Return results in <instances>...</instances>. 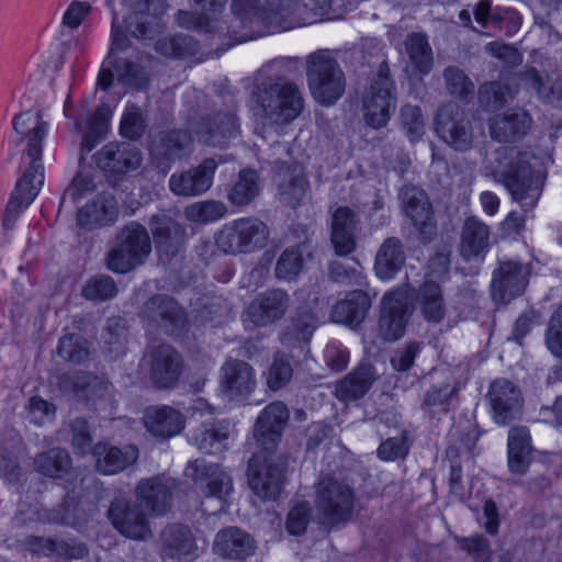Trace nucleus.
Listing matches in <instances>:
<instances>
[{"mask_svg":"<svg viewBox=\"0 0 562 562\" xmlns=\"http://www.w3.org/2000/svg\"><path fill=\"white\" fill-rule=\"evenodd\" d=\"M254 111L270 124H289L303 111L304 98L289 81L262 83L251 93Z\"/></svg>","mask_w":562,"mask_h":562,"instance_id":"f257e3e1","label":"nucleus"},{"mask_svg":"<svg viewBox=\"0 0 562 562\" xmlns=\"http://www.w3.org/2000/svg\"><path fill=\"white\" fill-rule=\"evenodd\" d=\"M496 175L499 181L510 193L513 200L525 209L536 205L541 194L539 181L533 177L532 170L525 154L514 150L504 151L497 158Z\"/></svg>","mask_w":562,"mask_h":562,"instance_id":"f03ea898","label":"nucleus"},{"mask_svg":"<svg viewBox=\"0 0 562 562\" xmlns=\"http://www.w3.org/2000/svg\"><path fill=\"white\" fill-rule=\"evenodd\" d=\"M353 504V490L335 477H323L315 485V517L324 526L334 527L348 521Z\"/></svg>","mask_w":562,"mask_h":562,"instance_id":"7ed1b4c3","label":"nucleus"},{"mask_svg":"<svg viewBox=\"0 0 562 562\" xmlns=\"http://www.w3.org/2000/svg\"><path fill=\"white\" fill-rule=\"evenodd\" d=\"M307 83L312 97L324 106L335 104L345 92V76L337 61L324 52L307 58Z\"/></svg>","mask_w":562,"mask_h":562,"instance_id":"20e7f679","label":"nucleus"},{"mask_svg":"<svg viewBox=\"0 0 562 562\" xmlns=\"http://www.w3.org/2000/svg\"><path fill=\"white\" fill-rule=\"evenodd\" d=\"M269 228L257 217L233 220L216 233L217 248L228 255L250 254L263 248L269 239Z\"/></svg>","mask_w":562,"mask_h":562,"instance_id":"39448f33","label":"nucleus"},{"mask_svg":"<svg viewBox=\"0 0 562 562\" xmlns=\"http://www.w3.org/2000/svg\"><path fill=\"white\" fill-rule=\"evenodd\" d=\"M151 251L147 229L135 222L124 226L116 237V245L109 252L106 266L117 273H126L143 265Z\"/></svg>","mask_w":562,"mask_h":562,"instance_id":"423d86ee","label":"nucleus"},{"mask_svg":"<svg viewBox=\"0 0 562 562\" xmlns=\"http://www.w3.org/2000/svg\"><path fill=\"white\" fill-rule=\"evenodd\" d=\"M363 117L372 128L384 127L396 108V91L393 81L381 68L363 95Z\"/></svg>","mask_w":562,"mask_h":562,"instance_id":"0eeeda50","label":"nucleus"},{"mask_svg":"<svg viewBox=\"0 0 562 562\" xmlns=\"http://www.w3.org/2000/svg\"><path fill=\"white\" fill-rule=\"evenodd\" d=\"M435 130L437 135L454 150L467 151L473 146L472 124L454 102H448L438 109Z\"/></svg>","mask_w":562,"mask_h":562,"instance_id":"6e6552de","label":"nucleus"},{"mask_svg":"<svg viewBox=\"0 0 562 562\" xmlns=\"http://www.w3.org/2000/svg\"><path fill=\"white\" fill-rule=\"evenodd\" d=\"M14 131L25 142L24 160L27 164L25 171L33 175H43L42 143L48 131V123L42 119L40 111H26L14 116L12 122Z\"/></svg>","mask_w":562,"mask_h":562,"instance_id":"1a4fd4ad","label":"nucleus"},{"mask_svg":"<svg viewBox=\"0 0 562 562\" xmlns=\"http://www.w3.org/2000/svg\"><path fill=\"white\" fill-rule=\"evenodd\" d=\"M257 387L256 370L248 362L227 358L220 368L218 390L229 401H246Z\"/></svg>","mask_w":562,"mask_h":562,"instance_id":"9d476101","label":"nucleus"},{"mask_svg":"<svg viewBox=\"0 0 562 562\" xmlns=\"http://www.w3.org/2000/svg\"><path fill=\"white\" fill-rule=\"evenodd\" d=\"M531 267L515 260L499 261L493 271L491 293L495 302L507 304L521 295L529 282Z\"/></svg>","mask_w":562,"mask_h":562,"instance_id":"9b49d317","label":"nucleus"},{"mask_svg":"<svg viewBox=\"0 0 562 562\" xmlns=\"http://www.w3.org/2000/svg\"><path fill=\"white\" fill-rule=\"evenodd\" d=\"M108 516L113 527L126 538L143 541L153 535L148 514L137 501L135 503L124 499L113 501Z\"/></svg>","mask_w":562,"mask_h":562,"instance_id":"f8f14e48","label":"nucleus"},{"mask_svg":"<svg viewBox=\"0 0 562 562\" xmlns=\"http://www.w3.org/2000/svg\"><path fill=\"white\" fill-rule=\"evenodd\" d=\"M178 488L176 480L167 476H154L138 482L136 501L148 515L159 517L166 515L172 504Z\"/></svg>","mask_w":562,"mask_h":562,"instance_id":"ddd939ff","label":"nucleus"},{"mask_svg":"<svg viewBox=\"0 0 562 562\" xmlns=\"http://www.w3.org/2000/svg\"><path fill=\"white\" fill-rule=\"evenodd\" d=\"M409 315V296L404 290L384 294L379 321V335L387 341L400 339Z\"/></svg>","mask_w":562,"mask_h":562,"instance_id":"4468645a","label":"nucleus"},{"mask_svg":"<svg viewBox=\"0 0 562 562\" xmlns=\"http://www.w3.org/2000/svg\"><path fill=\"white\" fill-rule=\"evenodd\" d=\"M290 297L286 292L276 289L257 295L244 314L246 326L265 327L281 319L289 307Z\"/></svg>","mask_w":562,"mask_h":562,"instance_id":"2eb2a0df","label":"nucleus"},{"mask_svg":"<svg viewBox=\"0 0 562 562\" xmlns=\"http://www.w3.org/2000/svg\"><path fill=\"white\" fill-rule=\"evenodd\" d=\"M218 162L214 158H205L200 165L183 172L173 173L169 178V189L178 196H198L213 184Z\"/></svg>","mask_w":562,"mask_h":562,"instance_id":"dca6fc26","label":"nucleus"},{"mask_svg":"<svg viewBox=\"0 0 562 562\" xmlns=\"http://www.w3.org/2000/svg\"><path fill=\"white\" fill-rule=\"evenodd\" d=\"M492 416L496 424L505 426L515 420L522 407L520 390L505 379L495 380L487 393Z\"/></svg>","mask_w":562,"mask_h":562,"instance_id":"f3484780","label":"nucleus"},{"mask_svg":"<svg viewBox=\"0 0 562 562\" xmlns=\"http://www.w3.org/2000/svg\"><path fill=\"white\" fill-rule=\"evenodd\" d=\"M290 412L285 404L276 401L268 404L256 418L254 437L265 450H272L280 441L289 422Z\"/></svg>","mask_w":562,"mask_h":562,"instance_id":"a211bd4d","label":"nucleus"},{"mask_svg":"<svg viewBox=\"0 0 562 562\" xmlns=\"http://www.w3.org/2000/svg\"><path fill=\"white\" fill-rule=\"evenodd\" d=\"M263 30L267 33L288 31L303 25L307 5L299 0H265Z\"/></svg>","mask_w":562,"mask_h":562,"instance_id":"6ab92c4d","label":"nucleus"},{"mask_svg":"<svg viewBox=\"0 0 562 562\" xmlns=\"http://www.w3.org/2000/svg\"><path fill=\"white\" fill-rule=\"evenodd\" d=\"M186 475L195 483H201L206 496L215 497L221 502L226 501L233 491L231 476L217 464H209L205 460H195L188 464Z\"/></svg>","mask_w":562,"mask_h":562,"instance_id":"aec40b11","label":"nucleus"},{"mask_svg":"<svg viewBox=\"0 0 562 562\" xmlns=\"http://www.w3.org/2000/svg\"><path fill=\"white\" fill-rule=\"evenodd\" d=\"M122 3L133 11L126 20V25L136 38L151 37L154 26L158 23V15L164 14L169 8L165 0H122Z\"/></svg>","mask_w":562,"mask_h":562,"instance_id":"412c9836","label":"nucleus"},{"mask_svg":"<svg viewBox=\"0 0 562 562\" xmlns=\"http://www.w3.org/2000/svg\"><path fill=\"white\" fill-rule=\"evenodd\" d=\"M282 475L283 469L269 460L261 464L255 457L249 461V485L262 499H277L281 493Z\"/></svg>","mask_w":562,"mask_h":562,"instance_id":"4be33fe9","label":"nucleus"},{"mask_svg":"<svg viewBox=\"0 0 562 562\" xmlns=\"http://www.w3.org/2000/svg\"><path fill=\"white\" fill-rule=\"evenodd\" d=\"M95 159L101 169L123 173L137 169L142 162V155L133 144L110 143L97 153Z\"/></svg>","mask_w":562,"mask_h":562,"instance_id":"5701e85b","label":"nucleus"},{"mask_svg":"<svg viewBox=\"0 0 562 562\" xmlns=\"http://www.w3.org/2000/svg\"><path fill=\"white\" fill-rule=\"evenodd\" d=\"M44 183L43 175H33L31 171H25L22 179L15 186L11 194L9 203L3 216V226L11 229L18 216L29 207L33 200L37 196Z\"/></svg>","mask_w":562,"mask_h":562,"instance_id":"b1692460","label":"nucleus"},{"mask_svg":"<svg viewBox=\"0 0 562 562\" xmlns=\"http://www.w3.org/2000/svg\"><path fill=\"white\" fill-rule=\"evenodd\" d=\"M198 546L187 526L170 525L160 533V554L165 560L183 561L196 555Z\"/></svg>","mask_w":562,"mask_h":562,"instance_id":"393cba45","label":"nucleus"},{"mask_svg":"<svg viewBox=\"0 0 562 562\" xmlns=\"http://www.w3.org/2000/svg\"><path fill=\"white\" fill-rule=\"evenodd\" d=\"M192 136L182 130L160 132L156 134L150 143V154L158 164H169L188 155L192 144Z\"/></svg>","mask_w":562,"mask_h":562,"instance_id":"a878e982","label":"nucleus"},{"mask_svg":"<svg viewBox=\"0 0 562 562\" xmlns=\"http://www.w3.org/2000/svg\"><path fill=\"white\" fill-rule=\"evenodd\" d=\"M195 134L206 145L224 147L238 134L237 119L232 113H216L203 120Z\"/></svg>","mask_w":562,"mask_h":562,"instance_id":"bb28decb","label":"nucleus"},{"mask_svg":"<svg viewBox=\"0 0 562 562\" xmlns=\"http://www.w3.org/2000/svg\"><path fill=\"white\" fill-rule=\"evenodd\" d=\"M143 316L157 323L170 334L183 327L186 323V317L180 306L167 295L153 296L145 304Z\"/></svg>","mask_w":562,"mask_h":562,"instance_id":"cd10ccee","label":"nucleus"},{"mask_svg":"<svg viewBox=\"0 0 562 562\" xmlns=\"http://www.w3.org/2000/svg\"><path fill=\"white\" fill-rule=\"evenodd\" d=\"M357 217L352 210L347 206L337 207L331 215L330 240L335 252L346 256L356 248Z\"/></svg>","mask_w":562,"mask_h":562,"instance_id":"c85d7f7f","label":"nucleus"},{"mask_svg":"<svg viewBox=\"0 0 562 562\" xmlns=\"http://www.w3.org/2000/svg\"><path fill=\"white\" fill-rule=\"evenodd\" d=\"M95 467L102 474H116L134 464L138 458V450L134 446L123 448L108 443H97L93 448Z\"/></svg>","mask_w":562,"mask_h":562,"instance_id":"c756f323","label":"nucleus"},{"mask_svg":"<svg viewBox=\"0 0 562 562\" xmlns=\"http://www.w3.org/2000/svg\"><path fill=\"white\" fill-rule=\"evenodd\" d=\"M181 371V360L177 351L168 346H159L150 355V373L158 387L172 386Z\"/></svg>","mask_w":562,"mask_h":562,"instance_id":"7c9ffc66","label":"nucleus"},{"mask_svg":"<svg viewBox=\"0 0 562 562\" xmlns=\"http://www.w3.org/2000/svg\"><path fill=\"white\" fill-rule=\"evenodd\" d=\"M531 437L526 427H513L507 438V464L510 473L525 474L532 460Z\"/></svg>","mask_w":562,"mask_h":562,"instance_id":"2f4dec72","label":"nucleus"},{"mask_svg":"<svg viewBox=\"0 0 562 562\" xmlns=\"http://www.w3.org/2000/svg\"><path fill=\"white\" fill-rule=\"evenodd\" d=\"M117 203L111 194H100L78 211V225L95 228L114 223L117 218Z\"/></svg>","mask_w":562,"mask_h":562,"instance_id":"473e14b6","label":"nucleus"},{"mask_svg":"<svg viewBox=\"0 0 562 562\" xmlns=\"http://www.w3.org/2000/svg\"><path fill=\"white\" fill-rule=\"evenodd\" d=\"M400 199L404 213L415 227L427 229L434 226L432 209L425 191L414 186L404 187Z\"/></svg>","mask_w":562,"mask_h":562,"instance_id":"72a5a7b5","label":"nucleus"},{"mask_svg":"<svg viewBox=\"0 0 562 562\" xmlns=\"http://www.w3.org/2000/svg\"><path fill=\"white\" fill-rule=\"evenodd\" d=\"M213 550L224 558L245 559L252 554L255 541L244 530L228 527L216 533Z\"/></svg>","mask_w":562,"mask_h":562,"instance_id":"f704fd0d","label":"nucleus"},{"mask_svg":"<svg viewBox=\"0 0 562 562\" xmlns=\"http://www.w3.org/2000/svg\"><path fill=\"white\" fill-rule=\"evenodd\" d=\"M531 125L530 115L524 110H514L495 115L490 121L492 138L498 142H509L524 136Z\"/></svg>","mask_w":562,"mask_h":562,"instance_id":"c9c22d12","label":"nucleus"},{"mask_svg":"<svg viewBox=\"0 0 562 562\" xmlns=\"http://www.w3.org/2000/svg\"><path fill=\"white\" fill-rule=\"evenodd\" d=\"M490 247V228L476 216L465 218L461 231L460 254L471 260L487 251Z\"/></svg>","mask_w":562,"mask_h":562,"instance_id":"e433bc0d","label":"nucleus"},{"mask_svg":"<svg viewBox=\"0 0 562 562\" xmlns=\"http://www.w3.org/2000/svg\"><path fill=\"white\" fill-rule=\"evenodd\" d=\"M370 306L371 300L367 293L353 291L333 306L331 319L335 323L357 326L364 319Z\"/></svg>","mask_w":562,"mask_h":562,"instance_id":"4c0bfd02","label":"nucleus"},{"mask_svg":"<svg viewBox=\"0 0 562 562\" xmlns=\"http://www.w3.org/2000/svg\"><path fill=\"white\" fill-rule=\"evenodd\" d=\"M405 252L401 240L396 237L386 238L375 255L374 271L382 280H391L402 269Z\"/></svg>","mask_w":562,"mask_h":562,"instance_id":"58836bf2","label":"nucleus"},{"mask_svg":"<svg viewBox=\"0 0 562 562\" xmlns=\"http://www.w3.org/2000/svg\"><path fill=\"white\" fill-rule=\"evenodd\" d=\"M182 415L168 406L151 407L146 411L144 424L149 432L157 437H172L183 428Z\"/></svg>","mask_w":562,"mask_h":562,"instance_id":"ea45409f","label":"nucleus"},{"mask_svg":"<svg viewBox=\"0 0 562 562\" xmlns=\"http://www.w3.org/2000/svg\"><path fill=\"white\" fill-rule=\"evenodd\" d=\"M149 225L158 250L175 255L184 238V228L167 215H154Z\"/></svg>","mask_w":562,"mask_h":562,"instance_id":"a19ab883","label":"nucleus"},{"mask_svg":"<svg viewBox=\"0 0 562 562\" xmlns=\"http://www.w3.org/2000/svg\"><path fill=\"white\" fill-rule=\"evenodd\" d=\"M231 436V425L226 420L213 422L198 428L191 436V441L204 453H221L226 448Z\"/></svg>","mask_w":562,"mask_h":562,"instance_id":"79ce46f5","label":"nucleus"},{"mask_svg":"<svg viewBox=\"0 0 562 562\" xmlns=\"http://www.w3.org/2000/svg\"><path fill=\"white\" fill-rule=\"evenodd\" d=\"M376 379V373L370 364H360L336 386V396L344 402L362 397Z\"/></svg>","mask_w":562,"mask_h":562,"instance_id":"37998d69","label":"nucleus"},{"mask_svg":"<svg viewBox=\"0 0 562 562\" xmlns=\"http://www.w3.org/2000/svg\"><path fill=\"white\" fill-rule=\"evenodd\" d=\"M416 303L424 318L429 323H440L447 312L439 284L426 281L418 290Z\"/></svg>","mask_w":562,"mask_h":562,"instance_id":"c03bdc74","label":"nucleus"},{"mask_svg":"<svg viewBox=\"0 0 562 562\" xmlns=\"http://www.w3.org/2000/svg\"><path fill=\"white\" fill-rule=\"evenodd\" d=\"M34 469L42 475L58 479L71 468L69 453L61 448H53L38 453L34 459Z\"/></svg>","mask_w":562,"mask_h":562,"instance_id":"a18cd8bd","label":"nucleus"},{"mask_svg":"<svg viewBox=\"0 0 562 562\" xmlns=\"http://www.w3.org/2000/svg\"><path fill=\"white\" fill-rule=\"evenodd\" d=\"M524 83L536 90L538 97L550 104H562V77L555 76L543 78L535 69L527 70L521 78Z\"/></svg>","mask_w":562,"mask_h":562,"instance_id":"49530a36","label":"nucleus"},{"mask_svg":"<svg viewBox=\"0 0 562 562\" xmlns=\"http://www.w3.org/2000/svg\"><path fill=\"white\" fill-rule=\"evenodd\" d=\"M259 177L255 170L244 169L227 193L228 201L236 206L248 205L259 194Z\"/></svg>","mask_w":562,"mask_h":562,"instance_id":"de8ad7c7","label":"nucleus"},{"mask_svg":"<svg viewBox=\"0 0 562 562\" xmlns=\"http://www.w3.org/2000/svg\"><path fill=\"white\" fill-rule=\"evenodd\" d=\"M60 386L66 392L72 391L80 400H91L99 396V392L109 391L108 384L86 373L63 376Z\"/></svg>","mask_w":562,"mask_h":562,"instance_id":"09e8293b","label":"nucleus"},{"mask_svg":"<svg viewBox=\"0 0 562 562\" xmlns=\"http://www.w3.org/2000/svg\"><path fill=\"white\" fill-rule=\"evenodd\" d=\"M226 214V205L215 200L194 202L184 209L186 218L196 224L212 223L223 218Z\"/></svg>","mask_w":562,"mask_h":562,"instance_id":"8fccbe9b","label":"nucleus"},{"mask_svg":"<svg viewBox=\"0 0 562 562\" xmlns=\"http://www.w3.org/2000/svg\"><path fill=\"white\" fill-rule=\"evenodd\" d=\"M315 328L316 318L312 313H299L283 334L282 342L289 348L296 344H307Z\"/></svg>","mask_w":562,"mask_h":562,"instance_id":"3c124183","label":"nucleus"},{"mask_svg":"<svg viewBox=\"0 0 562 562\" xmlns=\"http://www.w3.org/2000/svg\"><path fill=\"white\" fill-rule=\"evenodd\" d=\"M516 90L509 82H486L480 87L479 100L486 109H498L513 99Z\"/></svg>","mask_w":562,"mask_h":562,"instance_id":"603ef678","label":"nucleus"},{"mask_svg":"<svg viewBox=\"0 0 562 562\" xmlns=\"http://www.w3.org/2000/svg\"><path fill=\"white\" fill-rule=\"evenodd\" d=\"M304 267L303 252L301 247H290L282 251L277 260L274 274L282 281H293L301 273Z\"/></svg>","mask_w":562,"mask_h":562,"instance_id":"864d4df0","label":"nucleus"},{"mask_svg":"<svg viewBox=\"0 0 562 562\" xmlns=\"http://www.w3.org/2000/svg\"><path fill=\"white\" fill-rule=\"evenodd\" d=\"M307 182L301 173H285L279 181L280 200L291 207H296L305 198Z\"/></svg>","mask_w":562,"mask_h":562,"instance_id":"5fc2aeb1","label":"nucleus"},{"mask_svg":"<svg viewBox=\"0 0 562 562\" xmlns=\"http://www.w3.org/2000/svg\"><path fill=\"white\" fill-rule=\"evenodd\" d=\"M405 45L408 56L418 71L427 74L432 66V53L425 35L411 34Z\"/></svg>","mask_w":562,"mask_h":562,"instance_id":"6e6d98bb","label":"nucleus"},{"mask_svg":"<svg viewBox=\"0 0 562 562\" xmlns=\"http://www.w3.org/2000/svg\"><path fill=\"white\" fill-rule=\"evenodd\" d=\"M232 12L245 26L258 27L256 33L263 35V9L258 0H232Z\"/></svg>","mask_w":562,"mask_h":562,"instance_id":"4d7b16f0","label":"nucleus"},{"mask_svg":"<svg viewBox=\"0 0 562 562\" xmlns=\"http://www.w3.org/2000/svg\"><path fill=\"white\" fill-rule=\"evenodd\" d=\"M85 299L93 302L111 300L117 294V286L114 280L104 274L90 278L81 290Z\"/></svg>","mask_w":562,"mask_h":562,"instance_id":"13d9d810","label":"nucleus"},{"mask_svg":"<svg viewBox=\"0 0 562 562\" xmlns=\"http://www.w3.org/2000/svg\"><path fill=\"white\" fill-rule=\"evenodd\" d=\"M123 85L135 88H144L147 82L145 71L137 65L126 59H114L108 63Z\"/></svg>","mask_w":562,"mask_h":562,"instance_id":"bf43d9fd","label":"nucleus"},{"mask_svg":"<svg viewBox=\"0 0 562 562\" xmlns=\"http://www.w3.org/2000/svg\"><path fill=\"white\" fill-rule=\"evenodd\" d=\"M57 353L65 360L80 363L89 355L88 342L79 335H66L59 340Z\"/></svg>","mask_w":562,"mask_h":562,"instance_id":"052dcab7","label":"nucleus"},{"mask_svg":"<svg viewBox=\"0 0 562 562\" xmlns=\"http://www.w3.org/2000/svg\"><path fill=\"white\" fill-rule=\"evenodd\" d=\"M402 128L412 142L418 140L425 133V121L417 105L405 104L400 114Z\"/></svg>","mask_w":562,"mask_h":562,"instance_id":"680f3d73","label":"nucleus"},{"mask_svg":"<svg viewBox=\"0 0 562 562\" xmlns=\"http://www.w3.org/2000/svg\"><path fill=\"white\" fill-rule=\"evenodd\" d=\"M544 345L553 357L562 359V304L557 307L548 322Z\"/></svg>","mask_w":562,"mask_h":562,"instance_id":"e2e57ef3","label":"nucleus"},{"mask_svg":"<svg viewBox=\"0 0 562 562\" xmlns=\"http://www.w3.org/2000/svg\"><path fill=\"white\" fill-rule=\"evenodd\" d=\"M145 126L140 109L135 104H127L120 124L122 136L130 139H138L143 135Z\"/></svg>","mask_w":562,"mask_h":562,"instance_id":"0e129e2a","label":"nucleus"},{"mask_svg":"<svg viewBox=\"0 0 562 562\" xmlns=\"http://www.w3.org/2000/svg\"><path fill=\"white\" fill-rule=\"evenodd\" d=\"M292 366L283 355L277 353L267 372V385L272 391L282 389L291 380Z\"/></svg>","mask_w":562,"mask_h":562,"instance_id":"69168bd1","label":"nucleus"},{"mask_svg":"<svg viewBox=\"0 0 562 562\" xmlns=\"http://www.w3.org/2000/svg\"><path fill=\"white\" fill-rule=\"evenodd\" d=\"M446 87L450 94L467 98L474 91V85L469 77L458 67L450 66L445 72Z\"/></svg>","mask_w":562,"mask_h":562,"instance_id":"338daca9","label":"nucleus"},{"mask_svg":"<svg viewBox=\"0 0 562 562\" xmlns=\"http://www.w3.org/2000/svg\"><path fill=\"white\" fill-rule=\"evenodd\" d=\"M27 417L31 423L44 426L54 420L55 407L41 397H31L27 404Z\"/></svg>","mask_w":562,"mask_h":562,"instance_id":"774afa93","label":"nucleus"}]
</instances>
